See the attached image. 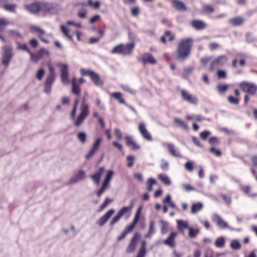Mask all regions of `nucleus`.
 I'll use <instances>...</instances> for the list:
<instances>
[{"label":"nucleus","instance_id":"nucleus-1","mask_svg":"<svg viewBox=\"0 0 257 257\" xmlns=\"http://www.w3.org/2000/svg\"><path fill=\"white\" fill-rule=\"evenodd\" d=\"M193 44L194 40L192 38L181 39L177 46V58L181 61L187 59L191 54Z\"/></svg>","mask_w":257,"mask_h":257},{"label":"nucleus","instance_id":"nucleus-2","mask_svg":"<svg viewBox=\"0 0 257 257\" xmlns=\"http://www.w3.org/2000/svg\"><path fill=\"white\" fill-rule=\"evenodd\" d=\"M48 67L49 72L45 81L44 90V92L47 94L50 93L52 86L56 78V74L53 67L50 64Z\"/></svg>","mask_w":257,"mask_h":257},{"label":"nucleus","instance_id":"nucleus-3","mask_svg":"<svg viewBox=\"0 0 257 257\" xmlns=\"http://www.w3.org/2000/svg\"><path fill=\"white\" fill-rule=\"evenodd\" d=\"M88 114L89 106L88 105L85 103V99L84 98L80 106V113L74 121V125L77 127L79 126L83 123Z\"/></svg>","mask_w":257,"mask_h":257},{"label":"nucleus","instance_id":"nucleus-4","mask_svg":"<svg viewBox=\"0 0 257 257\" xmlns=\"http://www.w3.org/2000/svg\"><path fill=\"white\" fill-rule=\"evenodd\" d=\"M134 203H131L128 206H124L121 208L117 213L116 215L111 219L110 222V225L112 226L116 223L120 219L125 215H126L127 217L130 216L131 212L133 208Z\"/></svg>","mask_w":257,"mask_h":257},{"label":"nucleus","instance_id":"nucleus-5","mask_svg":"<svg viewBox=\"0 0 257 257\" xmlns=\"http://www.w3.org/2000/svg\"><path fill=\"white\" fill-rule=\"evenodd\" d=\"M228 61V58L225 55H219L211 61L209 66V70L213 71L219 68L224 66Z\"/></svg>","mask_w":257,"mask_h":257},{"label":"nucleus","instance_id":"nucleus-6","mask_svg":"<svg viewBox=\"0 0 257 257\" xmlns=\"http://www.w3.org/2000/svg\"><path fill=\"white\" fill-rule=\"evenodd\" d=\"M238 86L241 91L250 95H254L257 92V85L253 83L244 81L239 83Z\"/></svg>","mask_w":257,"mask_h":257},{"label":"nucleus","instance_id":"nucleus-7","mask_svg":"<svg viewBox=\"0 0 257 257\" xmlns=\"http://www.w3.org/2000/svg\"><path fill=\"white\" fill-rule=\"evenodd\" d=\"M4 53L3 54L2 64L7 67L13 56V48L9 46L6 45L3 47Z\"/></svg>","mask_w":257,"mask_h":257},{"label":"nucleus","instance_id":"nucleus-8","mask_svg":"<svg viewBox=\"0 0 257 257\" xmlns=\"http://www.w3.org/2000/svg\"><path fill=\"white\" fill-rule=\"evenodd\" d=\"M42 12L50 14H56L58 12V5L42 2Z\"/></svg>","mask_w":257,"mask_h":257},{"label":"nucleus","instance_id":"nucleus-9","mask_svg":"<svg viewBox=\"0 0 257 257\" xmlns=\"http://www.w3.org/2000/svg\"><path fill=\"white\" fill-rule=\"evenodd\" d=\"M138 130L144 139L149 142H151L153 140L152 136L146 128V124L144 122H141L139 124Z\"/></svg>","mask_w":257,"mask_h":257},{"label":"nucleus","instance_id":"nucleus-10","mask_svg":"<svg viewBox=\"0 0 257 257\" xmlns=\"http://www.w3.org/2000/svg\"><path fill=\"white\" fill-rule=\"evenodd\" d=\"M25 9L34 14H38L42 11V2H34L25 6Z\"/></svg>","mask_w":257,"mask_h":257},{"label":"nucleus","instance_id":"nucleus-11","mask_svg":"<svg viewBox=\"0 0 257 257\" xmlns=\"http://www.w3.org/2000/svg\"><path fill=\"white\" fill-rule=\"evenodd\" d=\"M142 208L140 207L138 210H137L133 222L128 226H127L124 229V231L128 234L129 232H131L135 227L137 224L138 223L139 220L140 218Z\"/></svg>","mask_w":257,"mask_h":257},{"label":"nucleus","instance_id":"nucleus-12","mask_svg":"<svg viewBox=\"0 0 257 257\" xmlns=\"http://www.w3.org/2000/svg\"><path fill=\"white\" fill-rule=\"evenodd\" d=\"M48 51L45 48H41L36 53H31L29 54L30 55L31 60L35 63H37L38 61L43 57L45 54H48Z\"/></svg>","mask_w":257,"mask_h":257},{"label":"nucleus","instance_id":"nucleus-13","mask_svg":"<svg viewBox=\"0 0 257 257\" xmlns=\"http://www.w3.org/2000/svg\"><path fill=\"white\" fill-rule=\"evenodd\" d=\"M141 234L138 232H136L131 240L126 249V252L131 253L135 251L136 248L138 240L140 238Z\"/></svg>","mask_w":257,"mask_h":257},{"label":"nucleus","instance_id":"nucleus-14","mask_svg":"<svg viewBox=\"0 0 257 257\" xmlns=\"http://www.w3.org/2000/svg\"><path fill=\"white\" fill-rule=\"evenodd\" d=\"M190 24L193 28L197 31L204 30L207 26V25L204 21L199 19L192 20Z\"/></svg>","mask_w":257,"mask_h":257},{"label":"nucleus","instance_id":"nucleus-15","mask_svg":"<svg viewBox=\"0 0 257 257\" xmlns=\"http://www.w3.org/2000/svg\"><path fill=\"white\" fill-rule=\"evenodd\" d=\"M114 212L115 211L113 209L109 210L97 220V224L99 226H103L114 214Z\"/></svg>","mask_w":257,"mask_h":257},{"label":"nucleus","instance_id":"nucleus-16","mask_svg":"<svg viewBox=\"0 0 257 257\" xmlns=\"http://www.w3.org/2000/svg\"><path fill=\"white\" fill-rule=\"evenodd\" d=\"M181 94L183 99L189 102L191 104L196 105L198 103V99L197 97L190 94L185 90L181 91Z\"/></svg>","mask_w":257,"mask_h":257},{"label":"nucleus","instance_id":"nucleus-17","mask_svg":"<svg viewBox=\"0 0 257 257\" xmlns=\"http://www.w3.org/2000/svg\"><path fill=\"white\" fill-rule=\"evenodd\" d=\"M141 61L144 65L147 64L155 65L157 63V61L153 55L149 53H145L142 55Z\"/></svg>","mask_w":257,"mask_h":257},{"label":"nucleus","instance_id":"nucleus-18","mask_svg":"<svg viewBox=\"0 0 257 257\" xmlns=\"http://www.w3.org/2000/svg\"><path fill=\"white\" fill-rule=\"evenodd\" d=\"M177 236V232H171L169 236L164 240L163 243L171 248H174L176 246L175 238Z\"/></svg>","mask_w":257,"mask_h":257},{"label":"nucleus","instance_id":"nucleus-19","mask_svg":"<svg viewBox=\"0 0 257 257\" xmlns=\"http://www.w3.org/2000/svg\"><path fill=\"white\" fill-rule=\"evenodd\" d=\"M60 76L62 82L63 83H68V68L66 64H61L60 66Z\"/></svg>","mask_w":257,"mask_h":257},{"label":"nucleus","instance_id":"nucleus-20","mask_svg":"<svg viewBox=\"0 0 257 257\" xmlns=\"http://www.w3.org/2000/svg\"><path fill=\"white\" fill-rule=\"evenodd\" d=\"M86 172L83 170H79L78 172L71 178L69 181L68 184H72L78 182V181L84 179L85 178Z\"/></svg>","mask_w":257,"mask_h":257},{"label":"nucleus","instance_id":"nucleus-21","mask_svg":"<svg viewBox=\"0 0 257 257\" xmlns=\"http://www.w3.org/2000/svg\"><path fill=\"white\" fill-rule=\"evenodd\" d=\"M104 171V168L100 167L94 174L91 175L90 177L95 184L98 185L99 184L101 177Z\"/></svg>","mask_w":257,"mask_h":257},{"label":"nucleus","instance_id":"nucleus-22","mask_svg":"<svg viewBox=\"0 0 257 257\" xmlns=\"http://www.w3.org/2000/svg\"><path fill=\"white\" fill-rule=\"evenodd\" d=\"M30 30L32 32H34L37 33L39 34L38 37L44 43L48 44L49 41L47 39L43 38L42 36L45 34V32L44 30H42L39 27L32 26L30 27Z\"/></svg>","mask_w":257,"mask_h":257},{"label":"nucleus","instance_id":"nucleus-23","mask_svg":"<svg viewBox=\"0 0 257 257\" xmlns=\"http://www.w3.org/2000/svg\"><path fill=\"white\" fill-rule=\"evenodd\" d=\"M166 37H169L168 41L171 42L175 40V35L172 33V32L169 30L165 31L164 35L161 36L160 38L161 42L164 44H166L167 43Z\"/></svg>","mask_w":257,"mask_h":257},{"label":"nucleus","instance_id":"nucleus-24","mask_svg":"<svg viewBox=\"0 0 257 257\" xmlns=\"http://www.w3.org/2000/svg\"><path fill=\"white\" fill-rule=\"evenodd\" d=\"M171 3L173 7L179 11H185L187 7L185 4L179 0H171Z\"/></svg>","mask_w":257,"mask_h":257},{"label":"nucleus","instance_id":"nucleus-25","mask_svg":"<svg viewBox=\"0 0 257 257\" xmlns=\"http://www.w3.org/2000/svg\"><path fill=\"white\" fill-rule=\"evenodd\" d=\"M238 62L240 66H244L246 63L245 59L243 58L242 55H238L232 61V67L233 68H236L237 67V63Z\"/></svg>","mask_w":257,"mask_h":257},{"label":"nucleus","instance_id":"nucleus-26","mask_svg":"<svg viewBox=\"0 0 257 257\" xmlns=\"http://www.w3.org/2000/svg\"><path fill=\"white\" fill-rule=\"evenodd\" d=\"M228 22L233 27H239L243 24L244 20L242 17L238 16L230 19Z\"/></svg>","mask_w":257,"mask_h":257},{"label":"nucleus","instance_id":"nucleus-27","mask_svg":"<svg viewBox=\"0 0 257 257\" xmlns=\"http://www.w3.org/2000/svg\"><path fill=\"white\" fill-rule=\"evenodd\" d=\"M135 46L134 43H127L126 45L122 44V55H130L133 52Z\"/></svg>","mask_w":257,"mask_h":257},{"label":"nucleus","instance_id":"nucleus-28","mask_svg":"<svg viewBox=\"0 0 257 257\" xmlns=\"http://www.w3.org/2000/svg\"><path fill=\"white\" fill-rule=\"evenodd\" d=\"M125 141L127 146L130 147L133 150L137 151L140 149V147L133 141L131 137H125Z\"/></svg>","mask_w":257,"mask_h":257},{"label":"nucleus","instance_id":"nucleus-29","mask_svg":"<svg viewBox=\"0 0 257 257\" xmlns=\"http://www.w3.org/2000/svg\"><path fill=\"white\" fill-rule=\"evenodd\" d=\"M213 221L215 222L217 225L222 228L227 227V224L219 215H214L212 219Z\"/></svg>","mask_w":257,"mask_h":257},{"label":"nucleus","instance_id":"nucleus-30","mask_svg":"<svg viewBox=\"0 0 257 257\" xmlns=\"http://www.w3.org/2000/svg\"><path fill=\"white\" fill-rule=\"evenodd\" d=\"M90 79L93 83L96 86H100L103 84V82L101 79L100 76L94 71L93 74H92Z\"/></svg>","mask_w":257,"mask_h":257},{"label":"nucleus","instance_id":"nucleus-31","mask_svg":"<svg viewBox=\"0 0 257 257\" xmlns=\"http://www.w3.org/2000/svg\"><path fill=\"white\" fill-rule=\"evenodd\" d=\"M173 121L176 125L178 127H181L185 130H188L189 128L188 124L185 121L179 118L174 117Z\"/></svg>","mask_w":257,"mask_h":257},{"label":"nucleus","instance_id":"nucleus-32","mask_svg":"<svg viewBox=\"0 0 257 257\" xmlns=\"http://www.w3.org/2000/svg\"><path fill=\"white\" fill-rule=\"evenodd\" d=\"M2 8L6 11L16 13L17 5L15 4H9L7 2H5L4 4L3 5Z\"/></svg>","mask_w":257,"mask_h":257},{"label":"nucleus","instance_id":"nucleus-33","mask_svg":"<svg viewBox=\"0 0 257 257\" xmlns=\"http://www.w3.org/2000/svg\"><path fill=\"white\" fill-rule=\"evenodd\" d=\"M167 149L171 155L177 158H182L181 154L177 152L175 149V146L173 144L170 143L167 145Z\"/></svg>","mask_w":257,"mask_h":257},{"label":"nucleus","instance_id":"nucleus-34","mask_svg":"<svg viewBox=\"0 0 257 257\" xmlns=\"http://www.w3.org/2000/svg\"><path fill=\"white\" fill-rule=\"evenodd\" d=\"M72 92L77 96H79L81 92L80 85L76 83L75 78L72 81Z\"/></svg>","mask_w":257,"mask_h":257},{"label":"nucleus","instance_id":"nucleus-35","mask_svg":"<svg viewBox=\"0 0 257 257\" xmlns=\"http://www.w3.org/2000/svg\"><path fill=\"white\" fill-rule=\"evenodd\" d=\"M158 178L161 181V182L165 185L169 186L171 185V182L168 176L164 175L163 174H159L158 176Z\"/></svg>","mask_w":257,"mask_h":257},{"label":"nucleus","instance_id":"nucleus-36","mask_svg":"<svg viewBox=\"0 0 257 257\" xmlns=\"http://www.w3.org/2000/svg\"><path fill=\"white\" fill-rule=\"evenodd\" d=\"M155 223L154 221H151L150 226H149V229L148 230V233L145 235V237L146 238H151L152 235L155 232Z\"/></svg>","mask_w":257,"mask_h":257},{"label":"nucleus","instance_id":"nucleus-37","mask_svg":"<svg viewBox=\"0 0 257 257\" xmlns=\"http://www.w3.org/2000/svg\"><path fill=\"white\" fill-rule=\"evenodd\" d=\"M122 95L120 92H114L112 94V96L117 100L120 104H125V100L122 97Z\"/></svg>","mask_w":257,"mask_h":257},{"label":"nucleus","instance_id":"nucleus-38","mask_svg":"<svg viewBox=\"0 0 257 257\" xmlns=\"http://www.w3.org/2000/svg\"><path fill=\"white\" fill-rule=\"evenodd\" d=\"M203 205L201 203H194L191 207V213L193 214L196 213L198 211L202 209Z\"/></svg>","mask_w":257,"mask_h":257},{"label":"nucleus","instance_id":"nucleus-39","mask_svg":"<svg viewBox=\"0 0 257 257\" xmlns=\"http://www.w3.org/2000/svg\"><path fill=\"white\" fill-rule=\"evenodd\" d=\"M241 190L243 192V193L245 194L248 195L249 197H253L257 196L256 193H252V194L250 193V191H251V188L249 186H245L241 188Z\"/></svg>","mask_w":257,"mask_h":257},{"label":"nucleus","instance_id":"nucleus-40","mask_svg":"<svg viewBox=\"0 0 257 257\" xmlns=\"http://www.w3.org/2000/svg\"><path fill=\"white\" fill-rule=\"evenodd\" d=\"M17 49L19 50H22L28 52L29 54L31 53V50L28 48L27 45L25 43L21 44L20 42H17Z\"/></svg>","mask_w":257,"mask_h":257},{"label":"nucleus","instance_id":"nucleus-41","mask_svg":"<svg viewBox=\"0 0 257 257\" xmlns=\"http://www.w3.org/2000/svg\"><path fill=\"white\" fill-rule=\"evenodd\" d=\"M177 227L179 230H183L186 228H188V224L187 222L183 220L177 221Z\"/></svg>","mask_w":257,"mask_h":257},{"label":"nucleus","instance_id":"nucleus-42","mask_svg":"<svg viewBox=\"0 0 257 257\" xmlns=\"http://www.w3.org/2000/svg\"><path fill=\"white\" fill-rule=\"evenodd\" d=\"M122 44H119L114 47L111 51V54H118L122 55Z\"/></svg>","mask_w":257,"mask_h":257},{"label":"nucleus","instance_id":"nucleus-43","mask_svg":"<svg viewBox=\"0 0 257 257\" xmlns=\"http://www.w3.org/2000/svg\"><path fill=\"white\" fill-rule=\"evenodd\" d=\"M162 224L161 228V232L162 234H165L168 231V223L167 221L161 220Z\"/></svg>","mask_w":257,"mask_h":257},{"label":"nucleus","instance_id":"nucleus-44","mask_svg":"<svg viewBox=\"0 0 257 257\" xmlns=\"http://www.w3.org/2000/svg\"><path fill=\"white\" fill-rule=\"evenodd\" d=\"M113 175V172L112 170L108 171L103 183L108 186Z\"/></svg>","mask_w":257,"mask_h":257},{"label":"nucleus","instance_id":"nucleus-45","mask_svg":"<svg viewBox=\"0 0 257 257\" xmlns=\"http://www.w3.org/2000/svg\"><path fill=\"white\" fill-rule=\"evenodd\" d=\"M203 11L206 14H211L214 12V8L209 5H205L202 7Z\"/></svg>","mask_w":257,"mask_h":257},{"label":"nucleus","instance_id":"nucleus-46","mask_svg":"<svg viewBox=\"0 0 257 257\" xmlns=\"http://www.w3.org/2000/svg\"><path fill=\"white\" fill-rule=\"evenodd\" d=\"M113 201V199H109L108 197H106L103 203L100 206L98 212H101L103 210L106 206L108 205V204Z\"/></svg>","mask_w":257,"mask_h":257},{"label":"nucleus","instance_id":"nucleus-47","mask_svg":"<svg viewBox=\"0 0 257 257\" xmlns=\"http://www.w3.org/2000/svg\"><path fill=\"white\" fill-rule=\"evenodd\" d=\"M225 240L223 237H218L215 241L214 244L217 247H222L224 246Z\"/></svg>","mask_w":257,"mask_h":257},{"label":"nucleus","instance_id":"nucleus-48","mask_svg":"<svg viewBox=\"0 0 257 257\" xmlns=\"http://www.w3.org/2000/svg\"><path fill=\"white\" fill-rule=\"evenodd\" d=\"M9 24V21L4 19L0 18V32L4 31L6 27Z\"/></svg>","mask_w":257,"mask_h":257},{"label":"nucleus","instance_id":"nucleus-49","mask_svg":"<svg viewBox=\"0 0 257 257\" xmlns=\"http://www.w3.org/2000/svg\"><path fill=\"white\" fill-rule=\"evenodd\" d=\"M61 30L63 34L70 40H73V37L69 33L68 29L64 25L61 26Z\"/></svg>","mask_w":257,"mask_h":257},{"label":"nucleus","instance_id":"nucleus-50","mask_svg":"<svg viewBox=\"0 0 257 257\" xmlns=\"http://www.w3.org/2000/svg\"><path fill=\"white\" fill-rule=\"evenodd\" d=\"M208 142L211 146L218 145L220 143L219 138L216 137L210 138Z\"/></svg>","mask_w":257,"mask_h":257},{"label":"nucleus","instance_id":"nucleus-51","mask_svg":"<svg viewBox=\"0 0 257 257\" xmlns=\"http://www.w3.org/2000/svg\"><path fill=\"white\" fill-rule=\"evenodd\" d=\"M77 138L82 144H84L86 141V135L84 132H80L77 134Z\"/></svg>","mask_w":257,"mask_h":257},{"label":"nucleus","instance_id":"nucleus-52","mask_svg":"<svg viewBox=\"0 0 257 257\" xmlns=\"http://www.w3.org/2000/svg\"><path fill=\"white\" fill-rule=\"evenodd\" d=\"M230 247L233 249H239L241 248V244L238 241L233 240L230 243Z\"/></svg>","mask_w":257,"mask_h":257},{"label":"nucleus","instance_id":"nucleus-53","mask_svg":"<svg viewBox=\"0 0 257 257\" xmlns=\"http://www.w3.org/2000/svg\"><path fill=\"white\" fill-rule=\"evenodd\" d=\"M88 5L92 8H93L95 9H98L99 8L100 6V3L97 1L94 3H93L92 0H88L87 1Z\"/></svg>","mask_w":257,"mask_h":257},{"label":"nucleus","instance_id":"nucleus-54","mask_svg":"<svg viewBox=\"0 0 257 257\" xmlns=\"http://www.w3.org/2000/svg\"><path fill=\"white\" fill-rule=\"evenodd\" d=\"M93 71L89 69L82 68L80 70V73L81 75L83 76H89L90 77L91 76L92 74H93Z\"/></svg>","mask_w":257,"mask_h":257},{"label":"nucleus","instance_id":"nucleus-55","mask_svg":"<svg viewBox=\"0 0 257 257\" xmlns=\"http://www.w3.org/2000/svg\"><path fill=\"white\" fill-rule=\"evenodd\" d=\"M189 236L191 238L195 237L198 233V230L195 229L192 227H189Z\"/></svg>","mask_w":257,"mask_h":257},{"label":"nucleus","instance_id":"nucleus-56","mask_svg":"<svg viewBox=\"0 0 257 257\" xmlns=\"http://www.w3.org/2000/svg\"><path fill=\"white\" fill-rule=\"evenodd\" d=\"M45 70L41 68V69H39L36 74L37 79L38 80L41 81L42 79V78L45 74Z\"/></svg>","mask_w":257,"mask_h":257},{"label":"nucleus","instance_id":"nucleus-57","mask_svg":"<svg viewBox=\"0 0 257 257\" xmlns=\"http://www.w3.org/2000/svg\"><path fill=\"white\" fill-rule=\"evenodd\" d=\"M108 185L102 183L100 189L97 192L96 194L98 197H100L107 188Z\"/></svg>","mask_w":257,"mask_h":257},{"label":"nucleus","instance_id":"nucleus-58","mask_svg":"<svg viewBox=\"0 0 257 257\" xmlns=\"http://www.w3.org/2000/svg\"><path fill=\"white\" fill-rule=\"evenodd\" d=\"M228 102L233 104L238 105L239 103V99L235 98L232 96H229L227 97Z\"/></svg>","mask_w":257,"mask_h":257},{"label":"nucleus","instance_id":"nucleus-59","mask_svg":"<svg viewBox=\"0 0 257 257\" xmlns=\"http://www.w3.org/2000/svg\"><path fill=\"white\" fill-rule=\"evenodd\" d=\"M217 75L219 79H225L227 77L225 71L222 70H218L217 72Z\"/></svg>","mask_w":257,"mask_h":257},{"label":"nucleus","instance_id":"nucleus-60","mask_svg":"<svg viewBox=\"0 0 257 257\" xmlns=\"http://www.w3.org/2000/svg\"><path fill=\"white\" fill-rule=\"evenodd\" d=\"M126 160L127 161V166L128 168H132L134 164V157L132 156H128L126 157Z\"/></svg>","mask_w":257,"mask_h":257},{"label":"nucleus","instance_id":"nucleus-61","mask_svg":"<svg viewBox=\"0 0 257 257\" xmlns=\"http://www.w3.org/2000/svg\"><path fill=\"white\" fill-rule=\"evenodd\" d=\"M101 141L102 140L101 138L97 139L94 143L93 144L92 148L94 149V150L98 151Z\"/></svg>","mask_w":257,"mask_h":257},{"label":"nucleus","instance_id":"nucleus-62","mask_svg":"<svg viewBox=\"0 0 257 257\" xmlns=\"http://www.w3.org/2000/svg\"><path fill=\"white\" fill-rule=\"evenodd\" d=\"M97 152V150H94V149L91 148V149L89 151L88 154H87L85 156V158L87 160H89L91 159L94 154Z\"/></svg>","mask_w":257,"mask_h":257},{"label":"nucleus","instance_id":"nucleus-63","mask_svg":"<svg viewBox=\"0 0 257 257\" xmlns=\"http://www.w3.org/2000/svg\"><path fill=\"white\" fill-rule=\"evenodd\" d=\"M211 133L208 131H204L200 133V137L203 140H206Z\"/></svg>","mask_w":257,"mask_h":257},{"label":"nucleus","instance_id":"nucleus-64","mask_svg":"<svg viewBox=\"0 0 257 257\" xmlns=\"http://www.w3.org/2000/svg\"><path fill=\"white\" fill-rule=\"evenodd\" d=\"M131 12L132 16L137 17L140 14V9L138 7L131 8Z\"/></svg>","mask_w":257,"mask_h":257}]
</instances>
